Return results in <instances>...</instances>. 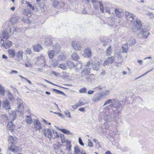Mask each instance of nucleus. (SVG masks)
Here are the masks:
<instances>
[{
    "label": "nucleus",
    "instance_id": "nucleus-1",
    "mask_svg": "<svg viewBox=\"0 0 154 154\" xmlns=\"http://www.w3.org/2000/svg\"><path fill=\"white\" fill-rule=\"evenodd\" d=\"M23 100L20 98L17 99V106L15 112L16 113H22L23 111Z\"/></svg>",
    "mask_w": 154,
    "mask_h": 154
},
{
    "label": "nucleus",
    "instance_id": "nucleus-2",
    "mask_svg": "<svg viewBox=\"0 0 154 154\" xmlns=\"http://www.w3.org/2000/svg\"><path fill=\"white\" fill-rule=\"evenodd\" d=\"M92 3L93 5L94 8V9H97L98 6H99L100 11L101 12L103 13V3L102 2H98L94 0H93L92 2Z\"/></svg>",
    "mask_w": 154,
    "mask_h": 154
},
{
    "label": "nucleus",
    "instance_id": "nucleus-3",
    "mask_svg": "<svg viewBox=\"0 0 154 154\" xmlns=\"http://www.w3.org/2000/svg\"><path fill=\"white\" fill-rule=\"evenodd\" d=\"M1 42L0 45L1 47H3L5 49H8L10 48L12 45V42L10 41H6L5 42L4 40L2 39H0Z\"/></svg>",
    "mask_w": 154,
    "mask_h": 154
},
{
    "label": "nucleus",
    "instance_id": "nucleus-4",
    "mask_svg": "<svg viewBox=\"0 0 154 154\" xmlns=\"http://www.w3.org/2000/svg\"><path fill=\"white\" fill-rule=\"evenodd\" d=\"M104 119L105 121L108 122L114 121L115 120L114 114L111 113H106Z\"/></svg>",
    "mask_w": 154,
    "mask_h": 154
},
{
    "label": "nucleus",
    "instance_id": "nucleus-5",
    "mask_svg": "<svg viewBox=\"0 0 154 154\" xmlns=\"http://www.w3.org/2000/svg\"><path fill=\"white\" fill-rule=\"evenodd\" d=\"M120 102L116 99H112V103L110 104V106L115 108H119L121 106Z\"/></svg>",
    "mask_w": 154,
    "mask_h": 154
},
{
    "label": "nucleus",
    "instance_id": "nucleus-6",
    "mask_svg": "<svg viewBox=\"0 0 154 154\" xmlns=\"http://www.w3.org/2000/svg\"><path fill=\"white\" fill-rule=\"evenodd\" d=\"M134 26L133 27V32H136L141 28V24L140 20H137L134 23Z\"/></svg>",
    "mask_w": 154,
    "mask_h": 154
},
{
    "label": "nucleus",
    "instance_id": "nucleus-7",
    "mask_svg": "<svg viewBox=\"0 0 154 154\" xmlns=\"http://www.w3.org/2000/svg\"><path fill=\"white\" fill-rule=\"evenodd\" d=\"M72 47L76 50H81L82 48L81 44L76 41H72Z\"/></svg>",
    "mask_w": 154,
    "mask_h": 154
},
{
    "label": "nucleus",
    "instance_id": "nucleus-8",
    "mask_svg": "<svg viewBox=\"0 0 154 154\" xmlns=\"http://www.w3.org/2000/svg\"><path fill=\"white\" fill-rule=\"evenodd\" d=\"M84 53L82 54L83 56L87 58H89L92 56V54L91 50L89 48H85L84 50Z\"/></svg>",
    "mask_w": 154,
    "mask_h": 154
},
{
    "label": "nucleus",
    "instance_id": "nucleus-9",
    "mask_svg": "<svg viewBox=\"0 0 154 154\" xmlns=\"http://www.w3.org/2000/svg\"><path fill=\"white\" fill-rule=\"evenodd\" d=\"M125 15L127 19L131 22L132 21L135 17V16L132 13L128 11L125 12Z\"/></svg>",
    "mask_w": 154,
    "mask_h": 154
},
{
    "label": "nucleus",
    "instance_id": "nucleus-10",
    "mask_svg": "<svg viewBox=\"0 0 154 154\" xmlns=\"http://www.w3.org/2000/svg\"><path fill=\"white\" fill-rule=\"evenodd\" d=\"M102 97L100 92H98L93 96L92 100L94 102H97L100 101Z\"/></svg>",
    "mask_w": 154,
    "mask_h": 154
},
{
    "label": "nucleus",
    "instance_id": "nucleus-11",
    "mask_svg": "<svg viewBox=\"0 0 154 154\" xmlns=\"http://www.w3.org/2000/svg\"><path fill=\"white\" fill-rule=\"evenodd\" d=\"M115 57L114 56L109 57L104 62L103 65L104 66H106L109 64L112 63Z\"/></svg>",
    "mask_w": 154,
    "mask_h": 154
},
{
    "label": "nucleus",
    "instance_id": "nucleus-12",
    "mask_svg": "<svg viewBox=\"0 0 154 154\" xmlns=\"http://www.w3.org/2000/svg\"><path fill=\"white\" fill-rule=\"evenodd\" d=\"M34 60L37 61V63L39 62L41 63H44V66H45L46 63H45V56L43 55H41L39 57L35 58Z\"/></svg>",
    "mask_w": 154,
    "mask_h": 154
},
{
    "label": "nucleus",
    "instance_id": "nucleus-13",
    "mask_svg": "<svg viewBox=\"0 0 154 154\" xmlns=\"http://www.w3.org/2000/svg\"><path fill=\"white\" fill-rule=\"evenodd\" d=\"M8 149L14 153H17L20 151L19 148L17 146H16L14 145H11V146L8 148Z\"/></svg>",
    "mask_w": 154,
    "mask_h": 154
},
{
    "label": "nucleus",
    "instance_id": "nucleus-14",
    "mask_svg": "<svg viewBox=\"0 0 154 154\" xmlns=\"http://www.w3.org/2000/svg\"><path fill=\"white\" fill-rule=\"evenodd\" d=\"M44 134L48 138L51 139L53 137L52 132L49 129H45L44 130Z\"/></svg>",
    "mask_w": 154,
    "mask_h": 154
},
{
    "label": "nucleus",
    "instance_id": "nucleus-15",
    "mask_svg": "<svg viewBox=\"0 0 154 154\" xmlns=\"http://www.w3.org/2000/svg\"><path fill=\"white\" fill-rule=\"evenodd\" d=\"M57 59L59 62H63L65 60L66 57L63 53H61L58 55Z\"/></svg>",
    "mask_w": 154,
    "mask_h": 154
},
{
    "label": "nucleus",
    "instance_id": "nucleus-16",
    "mask_svg": "<svg viewBox=\"0 0 154 154\" xmlns=\"http://www.w3.org/2000/svg\"><path fill=\"white\" fill-rule=\"evenodd\" d=\"M34 128L36 130H39L41 128V126L40 123L38 120L35 119L34 121Z\"/></svg>",
    "mask_w": 154,
    "mask_h": 154
},
{
    "label": "nucleus",
    "instance_id": "nucleus-17",
    "mask_svg": "<svg viewBox=\"0 0 154 154\" xmlns=\"http://www.w3.org/2000/svg\"><path fill=\"white\" fill-rule=\"evenodd\" d=\"M100 63L99 61H96L92 64V68L94 70H97L99 69Z\"/></svg>",
    "mask_w": 154,
    "mask_h": 154
},
{
    "label": "nucleus",
    "instance_id": "nucleus-18",
    "mask_svg": "<svg viewBox=\"0 0 154 154\" xmlns=\"http://www.w3.org/2000/svg\"><path fill=\"white\" fill-rule=\"evenodd\" d=\"M3 107L6 109H9L10 108V105L7 99H6L3 101Z\"/></svg>",
    "mask_w": 154,
    "mask_h": 154
},
{
    "label": "nucleus",
    "instance_id": "nucleus-19",
    "mask_svg": "<svg viewBox=\"0 0 154 154\" xmlns=\"http://www.w3.org/2000/svg\"><path fill=\"white\" fill-rule=\"evenodd\" d=\"M115 11L116 16L119 17H122L124 13L121 9L116 8L115 9Z\"/></svg>",
    "mask_w": 154,
    "mask_h": 154
},
{
    "label": "nucleus",
    "instance_id": "nucleus-20",
    "mask_svg": "<svg viewBox=\"0 0 154 154\" xmlns=\"http://www.w3.org/2000/svg\"><path fill=\"white\" fill-rule=\"evenodd\" d=\"M23 52L21 50L17 52L16 55L19 61H20L23 59Z\"/></svg>",
    "mask_w": 154,
    "mask_h": 154
},
{
    "label": "nucleus",
    "instance_id": "nucleus-21",
    "mask_svg": "<svg viewBox=\"0 0 154 154\" xmlns=\"http://www.w3.org/2000/svg\"><path fill=\"white\" fill-rule=\"evenodd\" d=\"M8 140L12 145H14L17 142V139L15 137L9 136L8 137Z\"/></svg>",
    "mask_w": 154,
    "mask_h": 154
},
{
    "label": "nucleus",
    "instance_id": "nucleus-22",
    "mask_svg": "<svg viewBox=\"0 0 154 154\" xmlns=\"http://www.w3.org/2000/svg\"><path fill=\"white\" fill-rule=\"evenodd\" d=\"M8 53L9 54V56L11 58H13L16 54V51L12 49H9L8 50Z\"/></svg>",
    "mask_w": 154,
    "mask_h": 154
},
{
    "label": "nucleus",
    "instance_id": "nucleus-23",
    "mask_svg": "<svg viewBox=\"0 0 154 154\" xmlns=\"http://www.w3.org/2000/svg\"><path fill=\"white\" fill-rule=\"evenodd\" d=\"M90 69L89 68L84 69L81 72V74L82 77L88 75L90 72Z\"/></svg>",
    "mask_w": 154,
    "mask_h": 154
},
{
    "label": "nucleus",
    "instance_id": "nucleus-24",
    "mask_svg": "<svg viewBox=\"0 0 154 154\" xmlns=\"http://www.w3.org/2000/svg\"><path fill=\"white\" fill-rule=\"evenodd\" d=\"M0 37L1 39L3 38L6 39H8L9 38L8 32L5 31L3 32L1 35Z\"/></svg>",
    "mask_w": 154,
    "mask_h": 154
},
{
    "label": "nucleus",
    "instance_id": "nucleus-25",
    "mask_svg": "<svg viewBox=\"0 0 154 154\" xmlns=\"http://www.w3.org/2000/svg\"><path fill=\"white\" fill-rule=\"evenodd\" d=\"M60 46L59 44L53 46V50L54 51L55 53L56 54H58L60 51Z\"/></svg>",
    "mask_w": 154,
    "mask_h": 154
},
{
    "label": "nucleus",
    "instance_id": "nucleus-26",
    "mask_svg": "<svg viewBox=\"0 0 154 154\" xmlns=\"http://www.w3.org/2000/svg\"><path fill=\"white\" fill-rule=\"evenodd\" d=\"M33 49L35 51L38 52L42 49V47L40 44H36L33 46Z\"/></svg>",
    "mask_w": 154,
    "mask_h": 154
},
{
    "label": "nucleus",
    "instance_id": "nucleus-27",
    "mask_svg": "<svg viewBox=\"0 0 154 154\" xmlns=\"http://www.w3.org/2000/svg\"><path fill=\"white\" fill-rule=\"evenodd\" d=\"M61 146V145L58 142H56V143L54 145L53 147L56 152L60 150V148Z\"/></svg>",
    "mask_w": 154,
    "mask_h": 154
},
{
    "label": "nucleus",
    "instance_id": "nucleus-28",
    "mask_svg": "<svg viewBox=\"0 0 154 154\" xmlns=\"http://www.w3.org/2000/svg\"><path fill=\"white\" fill-rule=\"evenodd\" d=\"M55 53L54 51L53 50L49 51L48 53V54L49 58L51 59H52Z\"/></svg>",
    "mask_w": 154,
    "mask_h": 154
},
{
    "label": "nucleus",
    "instance_id": "nucleus-29",
    "mask_svg": "<svg viewBox=\"0 0 154 154\" xmlns=\"http://www.w3.org/2000/svg\"><path fill=\"white\" fill-rule=\"evenodd\" d=\"M7 95L9 100L11 102H13L14 100V98L11 94V92L8 91L7 92Z\"/></svg>",
    "mask_w": 154,
    "mask_h": 154
},
{
    "label": "nucleus",
    "instance_id": "nucleus-30",
    "mask_svg": "<svg viewBox=\"0 0 154 154\" xmlns=\"http://www.w3.org/2000/svg\"><path fill=\"white\" fill-rule=\"evenodd\" d=\"M72 59L75 60H77L79 58V56L76 52H73L72 55Z\"/></svg>",
    "mask_w": 154,
    "mask_h": 154
},
{
    "label": "nucleus",
    "instance_id": "nucleus-31",
    "mask_svg": "<svg viewBox=\"0 0 154 154\" xmlns=\"http://www.w3.org/2000/svg\"><path fill=\"white\" fill-rule=\"evenodd\" d=\"M25 121L28 124H30L32 122V120L31 117L29 116H27L25 119Z\"/></svg>",
    "mask_w": 154,
    "mask_h": 154
},
{
    "label": "nucleus",
    "instance_id": "nucleus-32",
    "mask_svg": "<svg viewBox=\"0 0 154 154\" xmlns=\"http://www.w3.org/2000/svg\"><path fill=\"white\" fill-rule=\"evenodd\" d=\"M136 43V41L135 39L134 38H131L128 41V44L129 45L131 46L134 45Z\"/></svg>",
    "mask_w": 154,
    "mask_h": 154
},
{
    "label": "nucleus",
    "instance_id": "nucleus-33",
    "mask_svg": "<svg viewBox=\"0 0 154 154\" xmlns=\"http://www.w3.org/2000/svg\"><path fill=\"white\" fill-rule=\"evenodd\" d=\"M74 154H81L80 151L79 147L78 146H76L74 147Z\"/></svg>",
    "mask_w": 154,
    "mask_h": 154
},
{
    "label": "nucleus",
    "instance_id": "nucleus-34",
    "mask_svg": "<svg viewBox=\"0 0 154 154\" xmlns=\"http://www.w3.org/2000/svg\"><path fill=\"white\" fill-rule=\"evenodd\" d=\"M66 149L69 151H70L71 149V144L70 141L68 140H66Z\"/></svg>",
    "mask_w": 154,
    "mask_h": 154
},
{
    "label": "nucleus",
    "instance_id": "nucleus-35",
    "mask_svg": "<svg viewBox=\"0 0 154 154\" xmlns=\"http://www.w3.org/2000/svg\"><path fill=\"white\" fill-rule=\"evenodd\" d=\"M45 44L46 45L51 46L53 44V42L51 40L47 39L45 42Z\"/></svg>",
    "mask_w": 154,
    "mask_h": 154
},
{
    "label": "nucleus",
    "instance_id": "nucleus-36",
    "mask_svg": "<svg viewBox=\"0 0 154 154\" xmlns=\"http://www.w3.org/2000/svg\"><path fill=\"white\" fill-rule=\"evenodd\" d=\"M112 52V50L111 46H109L106 49V55L109 56L110 55Z\"/></svg>",
    "mask_w": 154,
    "mask_h": 154
},
{
    "label": "nucleus",
    "instance_id": "nucleus-37",
    "mask_svg": "<svg viewBox=\"0 0 154 154\" xmlns=\"http://www.w3.org/2000/svg\"><path fill=\"white\" fill-rule=\"evenodd\" d=\"M13 125L11 122H9L7 125V127L9 130H10L11 132H12Z\"/></svg>",
    "mask_w": 154,
    "mask_h": 154
},
{
    "label": "nucleus",
    "instance_id": "nucleus-38",
    "mask_svg": "<svg viewBox=\"0 0 154 154\" xmlns=\"http://www.w3.org/2000/svg\"><path fill=\"white\" fill-rule=\"evenodd\" d=\"M23 12L24 14L27 16L28 17H30L31 16V13L28 10H24Z\"/></svg>",
    "mask_w": 154,
    "mask_h": 154
},
{
    "label": "nucleus",
    "instance_id": "nucleus-39",
    "mask_svg": "<svg viewBox=\"0 0 154 154\" xmlns=\"http://www.w3.org/2000/svg\"><path fill=\"white\" fill-rule=\"evenodd\" d=\"M57 60H52L51 65L54 67H56L58 64V62Z\"/></svg>",
    "mask_w": 154,
    "mask_h": 154
},
{
    "label": "nucleus",
    "instance_id": "nucleus-40",
    "mask_svg": "<svg viewBox=\"0 0 154 154\" xmlns=\"http://www.w3.org/2000/svg\"><path fill=\"white\" fill-rule=\"evenodd\" d=\"M60 131L63 133L67 134L72 135V133H71L69 131L66 130V129H60Z\"/></svg>",
    "mask_w": 154,
    "mask_h": 154
},
{
    "label": "nucleus",
    "instance_id": "nucleus-41",
    "mask_svg": "<svg viewBox=\"0 0 154 154\" xmlns=\"http://www.w3.org/2000/svg\"><path fill=\"white\" fill-rule=\"evenodd\" d=\"M52 132L53 133V134L54 135V138H59L60 137V134H58L56 130H52Z\"/></svg>",
    "mask_w": 154,
    "mask_h": 154
},
{
    "label": "nucleus",
    "instance_id": "nucleus-42",
    "mask_svg": "<svg viewBox=\"0 0 154 154\" xmlns=\"http://www.w3.org/2000/svg\"><path fill=\"white\" fill-rule=\"evenodd\" d=\"M53 90L54 92H56V93H57V94H61V95H65V94L62 91H61L60 90H58L55 89H53Z\"/></svg>",
    "mask_w": 154,
    "mask_h": 154
},
{
    "label": "nucleus",
    "instance_id": "nucleus-43",
    "mask_svg": "<svg viewBox=\"0 0 154 154\" xmlns=\"http://www.w3.org/2000/svg\"><path fill=\"white\" fill-rule=\"evenodd\" d=\"M114 54L115 56L119 59L121 58L122 57L121 54L119 52H116L114 53Z\"/></svg>",
    "mask_w": 154,
    "mask_h": 154
},
{
    "label": "nucleus",
    "instance_id": "nucleus-44",
    "mask_svg": "<svg viewBox=\"0 0 154 154\" xmlns=\"http://www.w3.org/2000/svg\"><path fill=\"white\" fill-rule=\"evenodd\" d=\"M100 93L103 97L104 96L109 95L110 93V91L109 90H106L103 92H100Z\"/></svg>",
    "mask_w": 154,
    "mask_h": 154
},
{
    "label": "nucleus",
    "instance_id": "nucleus-45",
    "mask_svg": "<svg viewBox=\"0 0 154 154\" xmlns=\"http://www.w3.org/2000/svg\"><path fill=\"white\" fill-rule=\"evenodd\" d=\"M128 50L127 45H123L122 47V51L123 53H126Z\"/></svg>",
    "mask_w": 154,
    "mask_h": 154
},
{
    "label": "nucleus",
    "instance_id": "nucleus-46",
    "mask_svg": "<svg viewBox=\"0 0 154 154\" xmlns=\"http://www.w3.org/2000/svg\"><path fill=\"white\" fill-rule=\"evenodd\" d=\"M143 36L146 38L150 34V33L147 31H143V30L142 32Z\"/></svg>",
    "mask_w": 154,
    "mask_h": 154
},
{
    "label": "nucleus",
    "instance_id": "nucleus-47",
    "mask_svg": "<svg viewBox=\"0 0 154 154\" xmlns=\"http://www.w3.org/2000/svg\"><path fill=\"white\" fill-rule=\"evenodd\" d=\"M25 4L27 5V6L31 8L32 10H34L35 9L34 7L29 2L26 1L25 2Z\"/></svg>",
    "mask_w": 154,
    "mask_h": 154
},
{
    "label": "nucleus",
    "instance_id": "nucleus-48",
    "mask_svg": "<svg viewBox=\"0 0 154 154\" xmlns=\"http://www.w3.org/2000/svg\"><path fill=\"white\" fill-rule=\"evenodd\" d=\"M87 90L85 88H81L79 90V92L80 93H87Z\"/></svg>",
    "mask_w": 154,
    "mask_h": 154
},
{
    "label": "nucleus",
    "instance_id": "nucleus-49",
    "mask_svg": "<svg viewBox=\"0 0 154 154\" xmlns=\"http://www.w3.org/2000/svg\"><path fill=\"white\" fill-rule=\"evenodd\" d=\"M32 53L31 49L30 48L27 49L25 51V54L26 55L30 54Z\"/></svg>",
    "mask_w": 154,
    "mask_h": 154
},
{
    "label": "nucleus",
    "instance_id": "nucleus-50",
    "mask_svg": "<svg viewBox=\"0 0 154 154\" xmlns=\"http://www.w3.org/2000/svg\"><path fill=\"white\" fill-rule=\"evenodd\" d=\"M92 75H88L86 77V79L88 82H90L92 81L93 79V78H92Z\"/></svg>",
    "mask_w": 154,
    "mask_h": 154
},
{
    "label": "nucleus",
    "instance_id": "nucleus-51",
    "mask_svg": "<svg viewBox=\"0 0 154 154\" xmlns=\"http://www.w3.org/2000/svg\"><path fill=\"white\" fill-rule=\"evenodd\" d=\"M60 137L61 138V141H62V143H63L66 142L67 140H66L64 138V135L63 134H61L60 136Z\"/></svg>",
    "mask_w": 154,
    "mask_h": 154
},
{
    "label": "nucleus",
    "instance_id": "nucleus-52",
    "mask_svg": "<svg viewBox=\"0 0 154 154\" xmlns=\"http://www.w3.org/2000/svg\"><path fill=\"white\" fill-rule=\"evenodd\" d=\"M59 67L63 69H65L66 68V65L65 63L60 64Z\"/></svg>",
    "mask_w": 154,
    "mask_h": 154
},
{
    "label": "nucleus",
    "instance_id": "nucleus-53",
    "mask_svg": "<svg viewBox=\"0 0 154 154\" xmlns=\"http://www.w3.org/2000/svg\"><path fill=\"white\" fill-rule=\"evenodd\" d=\"M68 65L71 68L72 67L74 68L75 67H76V66L74 64V63L72 62H69L68 63Z\"/></svg>",
    "mask_w": 154,
    "mask_h": 154
},
{
    "label": "nucleus",
    "instance_id": "nucleus-54",
    "mask_svg": "<svg viewBox=\"0 0 154 154\" xmlns=\"http://www.w3.org/2000/svg\"><path fill=\"white\" fill-rule=\"evenodd\" d=\"M104 11H105L106 13H108L109 14H110V8L109 7H105L104 8L103 7Z\"/></svg>",
    "mask_w": 154,
    "mask_h": 154
},
{
    "label": "nucleus",
    "instance_id": "nucleus-55",
    "mask_svg": "<svg viewBox=\"0 0 154 154\" xmlns=\"http://www.w3.org/2000/svg\"><path fill=\"white\" fill-rule=\"evenodd\" d=\"M64 112L65 115L67 117H69L70 118H71V117L70 116V112L69 110H66L64 111Z\"/></svg>",
    "mask_w": 154,
    "mask_h": 154
},
{
    "label": "nucleus",
    "instance_id": "nucleus-56",
    "mask_svg": "<svg viewBox=\"0 0 154 154\" xmlns=\"http://www.w3.org/2000/svg\"><path fill=\"white\" fill-rule=\"evenodd\" d=\"M104 87L101 86H99L95 88L94 89L97 91L101 90L103 89Z\"/></svg>",
    "mask_w": 154,
    "mask_h": 154
},
{
    "label": "nucleus",
    "instance_id": "nucleus-57",
    "mask_svg": "<svg viewBox=\"0 0 154 154\" xmlns=\"http://www.w3.org/2000/svg\"><path fill=\"white\" fill-rule=\"evenodd\" d=\"M0 92L3 95L5 93L4 89L2 85H1L0 87Z\"/></svg>",
    "mask_w": 154,
    "mask_h": 154
},
{
    "label": "nucleus",
    "instance_id": "nucleus-58",
    "mask_svg": "<svg viewBox=\"0 0 154 154\" xmlns=\"http://www.w3.org/2000/svg\"><path fill=\"white\" fill-rule=\"evenodd\" d=\"M18 73V71L15 70H12L9 73V74L11 75H13V74H17Z\"/></svg>",
    "mask_w": 154,
    "mask_h": 154
},
{
    "label": "nucleus",
    "instance_id": "nucleus-59",
    "mask_svg": "<svg viewBox=\"0 0 154 154\" xmlns=\"http://www.w3.org/2000/svg\"><path fill=\"white\" fill-rule=\"evenodd\" d=\"M112 99H109L108 100L106 101L105 103H104L103 106H105L106 105L109 103H112Z\"/></svg>",
    "mask_w": 154,
    "mask_h": 154
},
{
    "label": "nucleus",
    "instance_id": "nucleus-60",
    "mask_svg": "<svg viewBox=\"0 0 154 154\" xmlns=\"http://www.w3.org/2000/svg\"><path fill=\"white\" fill-rule=\"evenodd\" d=\"M18 19H19L17 17H15L12 19V22L13 23H16L18 21Z\"/></svg>",
    "mask_w": 154,
    "mask_h": 154
},
{
    "label": "nucleus",
    "instance_id": "nucleus-61",
    "mask_svg": "<svg viewBox=\"0 0 154 154\" xmlns=\"http://www.w3.org/2000/svg\"><path fill=\"white\" fill-rule=\"evenodd\" d=\"M88 146H90V147H92L93 146V143L91 141L89 140L88 139Z\"/></svg>",
    "mask_w": 154,
    "mask_h": 154
},
{
    "label": "nucleus",
    "instance_id": "nucleus-62",
    "mask_svg": "<svg viewBox=\"0 0 154 154\" xmlns=\"http://www.w3.org/2000/svg\"><path fill=\"white\" fill-rule=\"evenodd\" d=\"M79 142L81 145L82 146H84V143H83L82 141L81 137H79Z\"/></svg>",
    "mask_w": 154,
    "mask_h": 154
},
{
    "label": "nucleus",
    "instance_id": "nucleus-63",
    "mask_svg": "<svg viewBox=\"0 0 154 154\" xmlns=\"http://www.w3.org/2000/svg\"><path fill=\"white\" fill-rule=\"evenodd\" d=\"M1 118L4 119V121H5L8 119V118L5 115H2Z\"/></svg>",
    "mask_w": 154,
    "mask_h": 154
},
{
    "label": "nucleus",
    "instance_id": "nucleus-64",
    "mask_svg": "<svg viewBox=\"0 0 154 154\" xmlns=\"http://www.w3.org/2000/svg\"><path fill=\"white\" fill-rule=\"evenodd\" d=\"M94 92V91L89 90L88 92V94H92Z\"/></svg>",
    "mask_w": 154,
    "mask_h": 154
}]
</instances>
